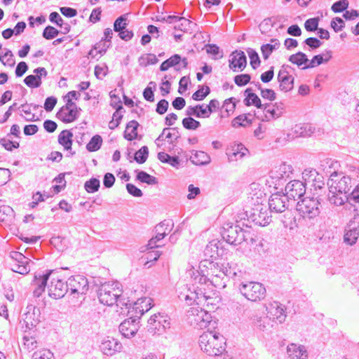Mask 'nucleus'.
<instances>
[{
	"label": "nucleus",
	"instance_id": "1",
	"mask_svg": "<svg viewBox=\"0 0 359 359\" xmlns=\"http://www.w3.org/2000/svg\"><path fill=\"white\" fill-rule=\"evenodd\" d=\"M192 280V286L187 288L186 292H181L179 296L184 299L188 304L196 303L197 305L205 304L207 299H210V294L206 291L205 285L208 283L214 285L205 275L201 274L198 271L189 272Z\"/></svg>",
	"mask_w": 359,
	"mask_h": 359
},
{
	"label": "nucleus",
	"instance_id": "2",
	"mask_svg": "<svg viewBox=\"0 0 359 359\" xmlns=\"http://www.w3.org/2000/svg\"><path fill=\"white\" fill-rule=\"evenodd\" d=\"M201 349L210 356H219L226 350L225 339L219 333L205 332L199 337Z\"/></svg>",
	"mask_w": 359,
	"mask_h": 359
},
{
	"label": "nucleus",
	"instance_id": "3",
	"mask_svg": "<svg viewBox=\"0 0 359 359\" xmlns=\"http://www.w3.org/2000/svg\"><path fill=\"white\" fill-rule=\"evenodd\" d=\"M121 285L118 282H107L102 284L97 291V296L101 304L107 306H112L116 303L118 306L128 304L122 302Z\"/></svg>",
	"mask_w": 359,
	"mask_h": 359
},
{
	"label": "nucleus",
	"instance_id": "4",
	"mask_svg": "<svg viewBox=\"0 0 359 359\" xmlns=\"http://www.w3.org/2000/svg\"><path fill=\"white\" fill-rule=\"evenodd\" d=\"M292 173V165L282 161L273 162L271 168V187L282 190L286 180L290 177Z\"/></svg>",
	"mask_w": 359,
	"mask_h": 359
},
{
	"label": "nucleus",
	"instance_id": "5",
	"mask_svg": "<svg viewBox=\"0 0 359 359\" xmlns=\"http://www.w3.org/2000/svg\"><path fill=\"white\" fill-rule=\"evenodd\" d=\"M245 273V272L241 270L236 263L231 262L225 264H223L219 266V273L213 276L211 283L214 284L215 287L224 288L226 287V281L224 280V277L243 278Z\"/></svg>",
	"mask_w": 359,
	"mask_h": 359
},
{
	"label": "nucleus",
	"instance_id": "6",
	"mask_svg": "<svg viewBox=\"0 0 359 359\" xmlns=\"http://www.w3.org/2000/svg\"><path fill=\"white\" fill-rule=\"evenodd\" d=\"M238 290L245 298L251 302L260 301L265 297L266 293L263 285L255 281L242 282Z\"/></svg>",
	"mask_w": 359,
	"mask_h": 359
},
{
	"label": "nucleus",
	"instance_id": "7",
	"mask_svg": "<svg viewBox=\"0 0 359 359\" xmlns=\"http://www.w3.org/2000/svg\"><path fill=\"white\" fill-rule=\"evenodd\" d=\"M188 323L198 329L208 327L212 322L210 313L197 306L190 308L187 313Z\"/></svg>",
	"mask_w": 359,
	"mask_h": 359
},
{
	"label": "nucleus",
	"instance_id": "8",
	"mask_svg": "<svg viewBox=\"0 0 359 359\" xmlns=\"http://www.w3.org/2000/svg\"><path fill=\"white\" fill-rule=\"evenodd\" d=\"M320 203L317 198H305L297 203V210L304 218L313 219L320 214Z\"/></svg>",
	"mask_w": 359,
	"mask_h": 359
},
{
	"label": "nucleus",
	"instance_id": "9",
	"mask_svg": "<svg viewBox=\"0 0 359 359\" xmlns=\"http://www.w3.org/2000/svg\"><path fill=\"white\" fill-rule=\"evenodd\" d=\"M327 184L330 191H338L347 194L351 187V178L343 172L334 171L330 174Z\"/></svg>",
	"mask_w": 359,
	"mask_h": 359
},
{
	"label": "nucleus",
	"instance_id": "10",
	"mask_svg": "<svg viewBox=\"0 0 359 359\" xmlns=\"http://www.w3.org/2000/svg\"><path fill=\"white\" fill-rule=\"evenodd\" d=\"M11 262V269L13 272L22 275L28 273L30 271V259L23 255L21 252L12 251L9 255Z\"/></svg>",
	"mask_w": 359,
	"mask_h": 359
},
{
	"label": "nucleus",
	"instance_id": "11",
	"mask_svg": "<svg viewBox=\"0 0 359 359\" xmlns=\"http://www.w3.org/2000/svg\"><path fill=\"white\" fill-rule=\"evenodd\" d=\"M67 291H70L71 294H85L88 290V281L83 276L77 275L69 278L67 281Z\"/></svg>",
	"mask_w": 359,
	"mask_h": 359
},
{
	"label": "nucleus",
	"instance_id": "12",
	"mask_svg": "<svg viewBox=\"0 0 359 359\" xmlns=\"http://www.w3.org/2000/svg\"><path fill=\"white\" fill-rule=\"evenodd\" d=\"M359 238V220L355 219V216L347 223L344 234V243L348 245L353 246Z\"/></svg>",
	"mask_w": 359,
	"mask_h": 359
},
{
	"label": "nucleus",
	"instance_id": "13",
	"mask_svg": "<svg viewBox=\"0 0 359 359\" xmlns=\"http://www.w3.org/2000/svg\"><path fill=\"white\" fill-rule=\"evenodd\" d=\"M275 192L271 191V211L273 210L276 212H285L288 198L283 192V189H274Z\"/></svg>",
	"mask_w": 359,
	"mask_h": 359
},
{
	"label": "nucleus",
	"instance_id": "14",
	"mask_svg": "<svg viewBox=\"0 0 359 359\" xmlns=\"http://www.w3.org/2000/svg\"><path fill=\"white\" fill-rule=\"evenodd\" d=\"M284 187L287 198L294 201L301 198L306 192V184L299 180L290 181Z\"/></svg>",
	"mask_w": 359,
	"mask_h": 359
},
{
	"label": "nucleus",
	"instance_id": "15",
	"mask_svg": "<svg viewBox=\"0 0 359 359\" xmlns=\"http://www.w3.org/2000/svg\"><path fill=\"white\" fill-rule=\"evenodd\" d=\"M328 200L331 204L340 206L348 202L353 208V212L359 210V200H355V202L351 201V194L348 195L346 193H341L338 191H330L328 195Z\"/></svg>",
	"mask_w": 359,
	"mask_h": 359
},
{
	"label": "nucleus",
	"instance_id": "16",
	"mask_svg": "<svg viewBox=\"0 0 359 359\" xmlns=\"http://www.w3.org/2000/svg\"><path fill=\"white\" fill-rule=\"evenodd\" d=\"M315 132L316 128L312 124L300 123L292 126L289 133L290 134V139L294 140L299 137L306 138L311 137Z\"/></svg>",
	"mask_w": 359,
	"mask_h": 359
},
{
	"label": "nucleus",
	"instance_id": "17",
	"mask_svg": "<svg viewBox=\"0 0 359 359\" xmlns=\"http://www.w3.org/2000/svg\"><path fill=\"white\" fill-rule=\"evenodd\" d=\"M51 273V271L46 273L36 272L32 280V286L34 287L33 295L35 297H39L45 291L47 281Z\"/></svg>",
	"mask_w": 359,
	"mask_h": 359
},
{
	"label": "nucleus",
	"instance_id": "18",
	"mask_svg": "<svg viewBox=\"0 0 359 359\" xmlns=\"http://www.w3.org/2000/svg\"><path fill=\"white\" fill-rule=\"evenodd\" d=\"M139 321L135 316L125 320L119 325V332L126 338H130L135 336L139 330Z\"/></svg>",
	"mask_w": 359,
	"mask_h": 359
},
{
	"label": "nucleus",
	"instance_id": "19",
	"mask_svg": "<svg viewBox=\"0 0 359 359\" xmlns=\"http://www.w3.org/2000/svg\"><path fill=\"white\" fill-rule=\"evenodd\" d=\"M247 65V58L243 51L236 50L230 55L229 68L233 72L243 71Z\"/></svg>",
	"mask_w": 359,
	"mask_h": 359
},
{
	"label": "nucleus",
	"instance_id": "20",
	"mask_svg": "<svg viewBox=\"0 0 359 359\" xmlns=\"http://www.w3.org/2000/svg\"><path fill=\"white\" fill-rule=\"evenodd\" d=\"M48 295L55 299L63 297L67 292V283L60 279L53 278L48 287Z\"/></svg>",
	"mask_w": 359,
	"mask_h": 359
},
{
	"label": "nucleus",
	"instance_id": "21",
	"mask_svg": "<svg viewBox=\"0 0 359 359\" xmlns=\"http://www.w3.org/2000/svg\"><path fill=\"white\" fill-rule=\"evenodd\" d=\"M287 318L286 307L278 302L271 303V320L276 324H282Z\"/></svg>",
	"mask_w": 359,
	"mask_h": 359
},
{
	"label": "nucleus",
	"instance_id": "22",
	"mask_svg": "<svg viewBox=\"0 0 359 359\" xmlns=\"http://www.w3.org/2000/svg\"><path fill=\"white\" fill-rule=\"evenodd\" d=\"M24 314V322L29 329L36 326L40 322V310L33 305H28Z\"/></svg>",
	"mask_w": 359,
	"mask_h": 359
},
{
	"label": "nucleus",
	"instance_id": "23",
	"mask_svg": "<svg viewBox=\"0 0 359 359\" xmlns=\"http://www.w3.org/2000/svg\"><path fill=\"white\" fill-rule=\"evenodd\" d=\"M287 354L290 359H308L306 348L302 344L291 343L287 346Z\"/></svg>",
	"mask_w": 359,
	"mask_h": 359
},
{
	"label": "nucleus",
	"instance_id": "24",
	"mask_svg": "<svg viewBox=\"0 0 359 359\" xmlns=\"http://www.w3.org/2000/svg\"><path fill=\"white\" fill-rule=\"evenodd\" d=\"M36 75H29L24 79L25 83L29 88H38L41 84V77L47 76V71L44 67H38L34 70Z\"/></svg>",
	"mask_w": 359,
	"mask_h": 359
},
{
	"label": "nucleus",
	"instance_id": "25",
	"mask_svg": "<svg viewBox=\"0 0 359 359\" xmlns=\"http://www.w3.org/2000/svg\"><path fill=\"white\" fill-rule=\"evenodd\" d=\"M122 348L121 344L114 338L107 337L101 345L100 349L107 355H112L116 352L120 351Z\"/></svg>",
	"mask_w": 359,
	"mask_h": 359
},
{
	"label": "nucleus",
	"instance_id": "26",
	"mask_svg": "<svg viewBox=\"0 0 359 359\" xmlns=\"http://www.w3.org/2000/svg\"><path fill=\"white\" fill-rule=\"evenodd\" d=\"M204 254L212 259L222 256V243L218 240H212L209 242L204 250Z\"/></svg>",
	"mask_w": 359,
	"mask_h": 359
},
{
	"label": "nucleus",
	"instance_id": "27",
	"mask_svg": "<svg viewBox=\"0 0 359 359\" xmlns=\"http://www.w3.org/2000/svg\"><path fill=\"white\" fill-rule=\"evenodd\" d=\"M73 133L68 130H62L58 135V142L64 149L69 151L67 156H72L75 151H72Z\"/></svg>",
	"mask_w": 359,
	"mask_h": 359
},
{
	"label": "nucleus",
	"instance_id": "28",
	"mask_svg": "<svg viewBox=\"0 0 359 359\" xmlns=\"http://www.w3.org/2000/svg\"><path fill=\"white\" fill-rule=\"evenodd\" d=\"M278 79L281 90L287 92L293 88L294 78L286 71H280Z\"/></svg>",
	"mask_w": 359,
	"mask_h": 359
},
{
	"label": "nucleus",
	"instance_id": "29",
	"mask_svg": "<svg viewBox=\"0 0 359 359\" xmlns=\"http://www.w3.org/2000/svg\"><path fill=\"white\" fill-rule=\"evenodd\" d=\"M79 115V109H60L57 116L65 123H71L75 121Z\"/></svg>",
	"mask_w": 359,
	"mask_h": 359
},
{
	"label": "nucleus",
	"instance_id": "30",
	"mask_svg": "<svg viewBox=\"0 0 359 359\" xmlns=\"http://www.w3.org/2000/svg\"><path fill=\"white\" fill-rule=\"evenodd\" d=\"M284 213L279 216V219L285 228L292 230L297 227L295 216L291 210H285Z\"/></svg>",
	"mask_w": 359,
	"mask_h": 359
},
{
	"label": "nucleus",
	"instance_id": "31",
	"mask_svg": "<svg viewBox=\"0 0 359 359\" xmlns=\"http://www.w3.org/2000/svg\"><path fill=\"white\" fill-rule=\"evenodd\" d=\"M151 308V299L144 298L139 299L135 303L133 309L135 310V317L140 318L144 312L148 311Z\"/></svg>",
	"mask_w": 359,
	"mask_h": 359
},
{
	"label": "nucleus",
	"instance_id": "32",
	"mask_svg": "<svg viewBox=\"0 0 359 359\" xmlns=\"http://www.w3.org/2000/svg\"><path fill=\"white\" fill-rule=\"evenodd\" d=\"M190 161L194 165H203L210 163V156L205 152L201 151H195L190 157Z\"/></svg>",
	"mask_w": 359,
	"mask_h": 359
},
{
	"label": "nucleus",
	"instance_id": "33",
	"mask_svg": "<svg viewBox=\"0 0 359 359\" xmlns=\"http://www.w3.org/2000/svg\"><path fill=\"white\" fill-rule=\"evenodd\" d=\"M248 152V149L243 144H238L232 147L231 153L229 154V158L230 161H237L243 158Z\"/></svg>",
	"mask_w": 359,
	"mask_h": 359
},
{
	"label": "nucleus",
	"instance_id": "34",
	"mask_svg": "<svg viewBox=\"0 0 359 359\" xmlns=\"http://www.w3.org/2000/svg\"><path fill=\"white\" fill-rule=\"evenodd\" d=\"M138 126V122L135 120L128 122L124 132V137L130 141L136 139L137 136V130Z\"/></svg>",
	"mask_w": 359,
	"mask_h": 359
},
{
	"label": "nucleus",
	"instance_id": "35",
	"mask_svg": "<svg viewBox=\"0 0 359 359\" xmlns=\"http://www.w3.org/2000/svg\"><path fill=\"white\" fill-rule=\"evenodd\" d=\"M238 226H231L223 232V238L226 243L234 245L238 235Z\"/></svg>",
	"mask_w": 359,
	"mask_h": 359
},
{
	"label": "nucleus",
	"instance_id": "36",
	"mask_svg": "<svg viewBox=\"0 0 359 359\" xmlns=\"http://www.w3.org/2000/svg\"><path fill=\"white\" fill-rule=\"evenodd\" d=\"M289 61L302 68L307 65L309 59L305 53L299 51L295 54L291 55L289 57Z\"/></svg>",
	"mask_w": 359,
	"mask_h": 359
},
{
	"label": "nucleus",
	"instance_id": "37",
	"mask_svg": "<svg viewBox=\"0 0 359 359\" xmlns=\"http://www.w3.org/2000/svg\"><path fill=\"white\" fill-rule=\"evenodd\" d=\"M245 93L246 94V97L244 100V102L247 106L255 105L257 108L261 109V100L256 94L252 93L249 88L245 90Z\"/></svg>",
	"mask_w": 359,
	"mask_h": 359
},
{
	"label": "nucleus",
	"instance_id": "38",
	"mask_svg": "<svg viewBox=\"0 0 359 359\" xmlns=\"http://www.w3.org/2000/svg\"><path fill=\"white\" fill-rule=\"evenodd\" d=\"M162 317L160 313L154 314L148 320V330L151 332H160V324L162 323Z\"/></svg>",
	"mask_w": 359,
	"mask_h": 359
},
{
	"label": "nucleus",
	"instance_id": "39",
	"mask_svg": "<svg viewBox=\"0 0 359 359\" xmlns=\"http://www.w3.org/2000/svg\"><path fill=\"white\" fill-rule=\"evenodd\" d=\"M269 218L267 210L263 211V208H261L258 214L254 213L253 221L259 226H266L269 224Z\"/></svg>",
	"mask_w": 359,
	"mask_h": 359
},
{
	"label": "nucleus",
	"instance_id": "40",
	"mask_svg": "<svg viewBox=\"0 0 359 359\" xmlns=\"http://www.w3.org/2000/svg\"><path fill=\"white\" fill-rule=\"evenodd\" d=\"M180 55L178 54H175L161 63L160 66V70L163 72L166 71L170 67H176L177 65L180 63Z\"/></svg>",
	"mask_w": 359,
	"mask_h": 359
},
{
	"label": "nucleus",
	"instance_id": "41",
	"mask_svg": "<svg viewBox=\"0 0 359 359\" xmlns=\"http://www.w3.org/2000/svg\"><path fill=\"white\" fill-rule=\"evenodd\" d=\"M158 158L163 163H169L174 168H178L180 165V160L177 156H170L165 152H159L158 154Z\"/></svg>",
	"mask_w": 359,
	"mask_h": 359
},
{
	"label": "nucleus",
	"instance_id": "42",
	"mask_svg": "<svg viewBox=\"0 0 359 359\" xmlns=\"http://www.w3.org/2000/svg\"><path fill=\"white\" fill-rule=\"evenodd\" d=\"M237 232L238 235L237 237H236L235 245H239L243 242H248V240L252 243L253 242L254 238H252L250 231H244L239 226Z\"/></svg>",
	"mask_w": 359,
	"mask_h": 359
},
{
	"label": "nucleus",
	"instance_id": "43",
	"mask_svg": "<svg viewBox=\"0 0 359 359\" xmlns=\"http://www.w3.org/2000/svg\"><path fill=\"white\" fill-rule=\"evenodd\" d=\"M137 180L142 183H146L149 185L156 184L158 181L154 176L150 175L144 171H140L137 175Z\"/></svg>",
	"mask_w": 359,
	"mask_h": 359
},
{
	"label": "nucleus",
	"instance_id": "44",
	"mask_svg": "<svg viewBox=\"0 0 359 359\" xmlns=\"http://www.w3.org/2000/svg\"><path fill=\"white\" fill-rule=\"evenodd\" d=\"M102 139L100 135H96L93 136L86 145V149L89 151H97L102 145Z\"/></svg>",
	"mask_w": 359,
	"mask_h": 359
},
{
	"label": "nucleus",
	"instance_id": "45",
	"mask_svg": "<svg viewBox=\"0 0 359 359\" xmlns=\"http://www.w3.org/2000/svg\"><path fill=\"white\" fill-rule=\"evenodd\" d=\"M290 141H292V140L290 139V134L289 132L285 133L281 131L275 135L274 142L278 147L284 146Z\"/></svg>",
	"mask_w": 359,
	"mask_h": 359
},
{
	"label": "nucleus",
	"instance_id": "46",
	"mask_svg": "<svg viewBox=\"0 0 359 359\" xmlns=\"http://www.w3.org/2000/svg\"><path fill=\"white\" fill-rule=\"evenodd\" d=\"M352 175L358 182V184L351 193V201L355 202V200H359V168H354L352 170Z\"/></svg>",
	"mask_w": 359,
	"mask_h": 359
},
{
	"label": "nucleus",
	"instance_id": "47",
	"mask_svg": "<svg viewBox=\"0 0 359 359\" xmlns=\"http://www.w3.org/2000/svg\"><path fill=\"white\" fill-rule=\"evenodd\" d=\"M100 186V180L96 178H91L84 184V188L88 193H94L98 191Z\"/></svg>",
	"mask_w": 359,
	"mask_h": 359
},
{
	"label": "nucleus",
	"instance_id": "48",
	"mask_svg": "<svg viewBox=\"0 0 359 359\" xmlns=\"http://www.w3.org/2000/svg\"><path fill=\"white\" fill-rule=\"evenodd\" d=\"M0 61L4 65H8L9 67H13L15 64V61L13 59V54L11 50L6 49L4 55L0 54Z\"/></svg>",
	"mask_w": 359,
	"mask_h": 359
},
{
	"label": "nucleus",
	"instance_id": "49",
	"mask_svg": "<svg viewBox=\"0 0 359 359\" xmlns=\"http://www.w3.org/2000/svg\"><path fill=\"white\" fill-rule=\"evenodd\" d=\"M149 154V149L148 147L146 146H143L140 148L135 154V160L138 163H144L147 158Z\"/></svg>",
	"mask_w": 359,
	"mask_h": 359
},
{
	"label": "nucleus",
	"instance_id": "50",
	"mask_svg": "<svg viewBox=\"0 0 359 359\" xmlns=\"http://www.w3.org/2000/svg\"><path fill=\"white\" fill-rule=\"evenodd\" d=\"M269 324V319L267 316H256L255 318V325L256 327L260 331H265Z\"/></svg>",
	"mask_w": 359,
	"mask_h": 359
},
{
	"label": "nucleus",
	"instance_id": "51",
	"mask_svg": "<svg viewBox=\"0 0 359 359\" xmlns=\"http://www.w3.org/2000/svg\"><path fill=\"white\" fill-rule=\"evenodd\" d=\"M158 59L155 55L147 54L142 55L139 59V63L140 66L147 67L149 65H154L157 63Z\"/></svg>",
	"mask_w": 359,
	"mask_h": 359
},
{
	"label": "nucleus",
	"instance_id": "52",
	"mask_svg": "<svg viewBox=\"0 0 359 359\" xmlns=\"http://www.w3.org/2000/svg\"><path fill=\"white\" fill-rule=\"evenodd\" d=\"M318 175L319 174L315 169H306L302 172V177L305 181V183L314 182Z\"/></svg>",
	"mask_w": 359,
	"mask_h": 359
},
{
	"label": "nucleus",
	"instance_id": "53",
	"mask_svg": "<svg viewBox=\"0 0 359 359\" xmlns=\"http://www.w3.org/2000/svg\"><path fill=\"white\" fill-rule=\"evenodd\" d=\"M182 125L184 128L188 130H196L201 126L200 122L191 117L184 118L182 120Z\"/></svg>",
	"mask_w": 359,
	"mask_h": 359
},
{
	"label": "nucleus",
	"instance_id": "54",
	"mask_svg": "<svg viewBox=\"0 0 359 359\" xmlns=\"http://www.w3.org/2000/svg\"><path fill=\"white\" fill-rule=\"evenodd\" d=\"M122 109L123 107L120 106L118 109L114 113L112 120L109 123V128L111 130L115 129L120 124V121L122 118L123 115L119 111V110Z\"/></svg>",
	"mask_w": 359,
	"mask_h": 359
},
{
	"label": "nucleus",
	"instance_id": "55",
	"mask_svg": "<svg viewBox=\"0 0 359 359\" xmlns=\"http://www.w3.org/2000/svg\"><path fill=\"white\" fill-rule=\"evenodd\" d=\"M324 63L323 62V55H316L313 57V58L309 60L306 65L302 67V69L313 68L319 66L320 65Z\"/></svg>",
	"mask_w": 359,
	"mask_h": 359
},
{
	"label": "nucleus",
	"instance_id": "56",
	"mask_svg": "<svg viewBox=\"0 0 359 359\" xmlns=\"http://www.w3.org/2000/svg\"><path fill=\"white\" fill-rule=\"evenodd\" d=\"M169 223L170 222L168 221L165 220L156 226L155 231L156 236L154 238H156L157 241L162 240L167 235V232L165 231L161 232V229H163L165 226H169Z\"/></svg>",
	"mask_w": 359,
	"mask_h": 359
},
{
	"label": "nucleus",
	"instance_id": "57",
	"mask_svg": "<svg viewBox=\"0 0 359 359\" xmlns=\"http://www.w3.org/2000/svg\"><path fill=\"white\" fill-rule=\"evenodd\" d=\"M127 18L126 15L118 17L114 22V29L115 32H119L124 29L127 25Z\"/></svg>",
	"mask_w": 359,
	"mask_h": 359
},
{
	"label": "nucleus",
	"instance_id": "58",
	"mask_svg": "<svg viewBox=\"0 0 359 359\" xmlns=\"http://www.w3.org/2000/svg\"><path fill=\"white\" fill-rule=\"evenodd\" d=\"M59 34V31L52 26H47L43 32V37L50 40L56 37Z\"/></svg>",
	"mask_w": 359,
	"mask_h": 359
},
{
	"label": "nucleus",
	"instance_id": "59",
	"mask_svg": "<svg viewBox=\"0 0 359 359\" xmlns=\"http://www.w3.org/2000/svg\"><path fill=\"white\" fill-rule=\"evenodd\" d=\"M32 359H54V356L49 350L44 349L35 352Z\"/></svg>",
	"mask_w": 359,
	"mask_h": 359
},
{
	"label": "nucleus",
	"instance_id": "60",
	"mask_svg": "<svg viewBox=\"0 0 359 359\" xmlns=\"http://www.w3.org/2000/svg\"><path fill=\"white\" fill-rule=\"evenodd\" d=\"M151 86H156V83L153 81L149 82V86L144 90L143 92L144 98L149 102L154 101V95Z\"/></svg>",
	"mask_w": 359,
	"mask_h": 359
},
{
	"label": "nucleus",
	"instance_id": "61",
	"mask_svg": "<svg viewBox=\"0 0 359 359\" xmlns=\"http://www.w3.org/2000/svg\"><path fill=\"white\" fill-rule=\"evenodd\" d=\"M348 6L347 0H339L334 3L332 6V10L334 13H339L345 11Z\"/></svg>",
	"mask_w": 359,
	"mask_h": 359
},
{
	"label": "nucleus",
	"instance_id": "62",
	"mask_svg": "<svg viewBox=\"0 0 359 359\" xmlns=\"http://www.w3.org/2000/svg\"><path fill=\"white\" fill-rule=\"evenodd\" d=\"M319 20L317 18H309L306 20L304 27L307 31L313 32L318 30Z\"/></svg>",
	"mask_w": 359,
	"mask_h": 359
},
{
	"label": "nucleus",
	"instance_id": "63",
	"mask_svg": "<svg viewBox=\"0 0 359 359\" xmlns=\"http://www.w3.org/2000/svg\"><path fill=\"white\" fill-rule=\"evenodd\" d=\"M0 144L8 151H12L13 148L17 149L20 147L18 142H13L9 139L2 138L0 140Z\"/></svg>",
	"mask_w": 359,
	"mask_h": 359
},
{
	"label": "nucleus",
	"instance_id": "64",
	"mask_svg": "<svg viewBox=\"0 0 359 359\" xmlns=\"http://www.w3.org/2000/svg\"><path fill=\"white\" fill-rule=\"evenodd\" d=\"M250 76L248 74H239L234 77V82L238 86L246 85L250 81Z\"/></svg>",
	"mask_w": 359,
	"mask_h": 359
}]
</instances>
